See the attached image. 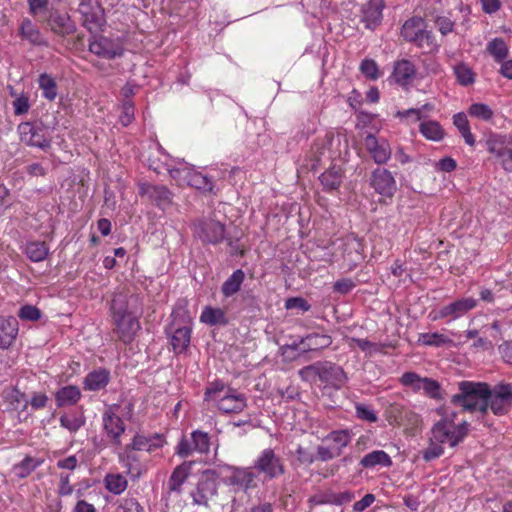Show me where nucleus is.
Masks as SVG:
<instances>
[{"label": "nucleus", "mask_w": 512, "mask_h": 512, "mask_svg": "<svg viewBox=\"0 0 512 512\" xmlns=\"http://www.w3.org/2000/svg\"><path fill=\"white\" fill-rule=\"evenodd\" d=\"M80 397L81 391L74 385L64 386L55 393L56 405L58 407L73 405L78 402Z\"/></svg>", "instance_id": "33"}, {"label": "nucleus", "mask_w": 512, "mask_h": 512, "mask_svg": "<svg viewBox=\"0 0 512 512\" xmlns=\"http://www.w3.org/2000/svg\"><path fill=\"white\" fill-rule=\"evenodd\" d=\"M110 380V373L105 369L94 370L85 377L84 389L89 391H98L107 386Z\"/></svg>", "instance_id": "30"}, {"label": "nucleus", "mask_w": 512, "mask_h": 512, "mask_svg": "<svg viewBox=\"0 0 512 512\" xmlns=\"http://www.w3.org/2000/svg\"><path fill=\"white\" fill-rule=\"evenodd\" d=\"M29 12L34 17H39L48 11L49 0H28Z\"/></svg>", "instance_id": "57"}, {"label": "nucleus", "mask_w": 512, "mask_h": 512, "mask_svg": "<svg viewBox=\"0 0 512 512\" xmlns=\"http://www.w3.org/2000/svg\"><path fill=\"white\" fill-rule=\"evenodd\" d=\"M442 416V419L435 423L432 428L433 439L438 443L455 447L467 436L469 424L467 421H463L456 425L454 423L457 416L455 411L445 412Z\"/></svg>", "instance_id": "4"}, {"label": "nucleus", "mask_w": 512, "mask_h": 512, "mask_svg": "<svg viewBox=\"0 0 512 512\" xmlns=\"http://www.w3.org/2000/svg\"><path fill=\"white\" fill-rule=\"evenodd\" d=\"M191 440L193 442V448L196 452L206 453L209 451L210 438L206 432L193 431L191 433Z\"/></svg>", "instance_id": "50"}, {"label": "nucleus", "mask_w": 512, "mask_h": 512, "mask_svg": "<svg viewBox=\"0 0 512 512\" xmlns=\"http://www.w3.org/2000/svg\"><path fill=\"white\" fill-rule=\"evenodd\" d=\"M321 361L305 366L299 370L298 374L303 381L314 383L320 377Z\"/></svg>", "instance_id": "51"}, {"label": "nucleus", "mask_w": 512, "mask_h": 512, "mask_svg": "<svg viewBox=\"0 0 512 512\" xmlns=\"http://www.w3.org/2000/svg\"><path fill=\"white\" fill-rule=\"evenodd\" d=\"M217 493V483L213 479L201 480L196 490L192 493L194 503L208 506Z\"/></svg>", "instance_id": "27"}, {"label": "nucleus", "mask_w": 512, "mask_h": 512, "mask_svg": "<svg viewBox=\"0 0 512 512\" xmlns=\"http://www.w3.org/2000/svg\"><path fill=\"white\" fill-rule=\"evenodd\" d=\"M60 426L70 433H76L86 423V418L80 413H65L59 418Z\"/></svg>", "instance_id": "36"}, {"label": "nucleus", "mask_w": 512, "mask_h": 512, "mask_svg": "<svg viewBox=\"0 0 512 512\" xmlns=\"http://www.w3.org/2000/svg\"><path fill=\"white\" fill-rule=\"evenodd\" d=\"M46 23L55 34L66 37L76 32V25L66 13L50 10Z\"/></svg>", "instance_id": "17"}, {"label": "nucleus", "mask_w": 512, "mask_h": 512, "mask_svg": "<svg viewBox=\"0 0 512 512\" xmlns=\"http://www.w3.org/2000/svg\"><path fill=\"white\" fill-rule=\"evenodd\" d=\"M102 422L107 436L113 444L119 446L121 444L120 437L125 432V424L114 411V407H109L105 410Z\"/></svg>", "instance_id": "15"}, {"label": "nucleus", "mask_w": 512, "mask_h": 512, "mask_svg": "<svg viewBox=\"0 0 512 512\" xmlns=\"http://www.w3.org/2000/svg\"><path fill=\"white\" fill-rule=\"evenodd\" d=\"M139 193L146 196L149 200L161 208L166 209L172 203L173 194L163 185L142 184L139 187Z\"/></svg>", "instance_id": "21"}, {"label": "nucleus", "mask_w": 512, "mask_h": 512, "mask_svg": "<svg viewBox=\"0 0 512 512\" xmlns=\"http://www.w3.org/2000/svg\"><path fill=\"white\" fill-rule=\"evenodd\" d=\"M18 316L24 320L37 321L41 317V312L35 306L25 305L20 308Z\"/></svg>", "instance_id": "60"}, {"label": "nucleus", "mask_w": 512, "mask_h": 512, "mask_svg": "<svg viewBox=\"0 0 512 512\" xmlns=\"http://www.w3.org/2000/svg\"><path fill=\"white\" fill-rule=\"evenodd\" d=\"M342 170L339 167L333 166L323 172L319 180L323 185L324 189L328 191L336 190L342 183Z\"/></svg>", "instance_id": "35"}, {"label": "nucleus", "mask_w": 512, "mask_h": 512, "mask_svg": "<svg viewBox=\"0 0 512 512\" xmlns=\"http://www.w3.org/2000/svg\"><path fill=\"white\" fill-rule=\"evenodd\" d=\"M334 136L330 133H326L323 137L317 138L312 146V152L315 155L316 160H320L321 157L326 156L330 152Z\"/></svg>", "instance_id": "44"}, {"label": "nucleus", "mask_w": 512, "mask_h": 512, "mask_svg": "<svg viewBox=\"0 0 512 512\" xmlns=\"http://www.w3.org/2000/svg\"><path fill=\"white\" fill-rule=\"evenodd\" d=\"M486 49L497 62H502L508 54V47L501 38L491 40Z\"/></svg>", "instance_id": "46"}, {"label": "nucleus", "mask_w": 512, "mask_h": 512, "mask_svg": "<svg viewBox=\"0 0 512 512\" xmlns=\"http://www.w3.org/2000/svg\"><path fill=\"white\" fill-rule=\"evenodd\" d=\"M295 458L297 462L304 465H310L315 460L314 454L309 449L302 446H298L296 449Z\"/></svg>", "instance_id": "61"}, {"label": "nucleus", "mask_w": 512, "mask_h": 512, "mask_svg": "<svg viewBox=\"0 0 512 512\" xmlns=\"http://www.w3.org/2000/svg\"><path fill=\"white\" fill-rule=\"evenodd\" d=\"M317 453H318L319 458L322 461H328L335 457L340 456L339 449H334L331 445L319 446L317 449Z\"/></svg>", "instance_id": "64"}, {"label": "nucleus", "mask_w": 512, "mask_h": 512, "mask_svg": "<svg viewBox=\"0 0 512 512\" xmlns=\"http://www.w3.org/2000/svg\"><path fill=\"white\" fill-rule=\"evenodd\" d=\"M20 35L30 43L39 46H47L48 43L42 36L40 30L30 19H24L20 26Z\"/></svg>", "instance_id": "32"}, {"label": "nucleus", "mask_w": 512, "mask_h": 512, "mask_svg": "<svg viewBox=\"0 0 512 512\" xmlns=\"http://www.w3.org/2000/svg\"><path fill=\"white\" fill-rule=\"evenodd\" d=\"M453 124L458 129L464 141L469 146L475 145L474 135L471 133L470 125L468 122L467 114L459 112L453 116Z\"/></svg>", "instance_id": "38"}, {"label": "nucleus", "mask_w": 512, "mask_h": 512, "mask_svg": "<svg viewBox=\"0 0 512 512\" xmlns=\"http://www.w3.org/2000/svg\"><path fill=\"white\" fill-rule=\"evenodd\" d=\"M360 464L365 468H373L376 465L389 466L391 464V459L386 452L377 450L366 454L361 459Z\"/></svg>", "instance_id": "41"}, {"label": "nucleus", "mask_w": 512, "mask_h": 512, "mask_svg": "<svg viewBox=\"0 0 512 512\" xmlns=\"http://www.w3.org/2000/svg\"><path fill=\"white\" fill-rule=\"evenodd\" d=\"M489 396L490 386L487 383L463 380L458 383V391L452 395L451 403L466 412L486 415Z\"/></svg>", "instance_id": "1"}, {"label": "nucleus", "mask_w": 512, "mask_h": 512, "mask_svg": "<svg viewBox=\"0 0 512 512\" xmlns=\"http://www.w3.org/2000/svg\"><path fill=\"white\" fill-rule=\"evenodd\" d=\"M342 255L350 263H359L363 259L361 241L354 236L346 237L342 242Z\"/></svg>", "instance_id": "29"}, {"label": "nucleus", "mask_w": 512, "mask_h": 512, "mask_svg": "<svg viewBox=\"0 0 512 512\" xmlns=\"http://www.w3.org/2000/svg\"><path fill=\"white\" fill-rule=\"evenodd\" d=\"M364 146L377 164H385L391 157L390 144L385 139H378L368 134L364 139Z\"/></svg>", "instance_id": "16"}, {"label": "nucleus", "mask_w": 512, "mask_h": 512, "mask_svg": "<svg viewBox=\"0 0 512 512\" xmlns=\"http://www.w3.org/2000/svg\"><path fill=\"white\" fill-rule=\"evenodd\" d=\"M18 334V321L14 317H0V348H9Z\"/></svg>", "instance_id": "25"}, {"label": "nucleus", "mask_w": 512, "mask_h": 512, "mask_svg": "<svg viewBox=\"0 0 512 512\" xmlns=\"http://www.w3.org/2000/svg\"><path fill=\"white\" fill-rule=\"evenodd\" d=\"M401 35L406 41L430 52L438 48L435 37L427 30L426 22L421 17L407 20L402 26Z\"/></svg>", "instance_id": "5"}, {"label": "nucleus", "mask_w": 512, "mask_h": 512, "mask_svg": "<svg viewBox=\"0 0 512 512\" xmlns=\"http://www.w3.org/2000/svg\"><path fill=\"white\" fill-rule=\"evenodd\" d=\"M476 304L477 301L471 297L456 300L448 305L443 306L438 312V317H451L452 319H457L465 315L468 311L472 310Z\"/></svg>", "instance_id": "23"}, {"label": "nucleus", "mask_w": 512, "mask_h": 512, "mask_svg": "<svg viewBox=\"0 0 512 512\" xmlns=\"http://www.w3.org/2000/svg\"><path fill=\"white\" fill-rule=\"evenodd\" d=\"M351 440L349 433L345 430L332 431L327 437L326 441L330 442V445L334 449H339L340 455L342 454V450L346 447Z\"/></svg>", "instance_id": "47"}, {"label": "nucleus", "mask_w": 512, "mask_h": 512, "mask_svg": "<svg viewBox=\"0 0 512 512\" xmlns=\"http://www.w3.org/2000/svg\"><path fill=\"white\" fill-rule=\"evenodd\" d=\"M39 86L43 91V96L53 101L57 97V85L55 80L47 74H41L39 77Z\"/></svg>", "instance_id": "48"}, {"label": "nucleus", "mask_w": 512, "mask_h": 512, "mask_svg": "<svg viewBox=\"0 0 512 512\" xmlns=\"http://www.w3.org/2000/svg\"><path fill=\"white\" fill-rule=\"evenodd\" d=\"M355 409L357 417L361 420L373 423L378 419L376 413L367 405L356 404Z\"/></svg>", "instance_id": "59"}, {"label": "nucleus", "mask_w": 512, "mask_h": 512, "mask_svg": "<svg viewBox=\"0 0 512 512\" xmlns=\"http://www.w3.org/2000/svg\"><path fill=\"white\" fill-rule=\"evenodd\" d=\"M253 469V467H230V474L225 478L224 482L227 485L236 486L244 492L254 489L257 487V475Z\"/></svg>", "instance_id": "12"}, {"label": "nucleus", "mask_w": 512, "mask_h": 512, "mask_svg": "<svg viewBox=\"0 0 512 512\" xmlns=\"http://www.w3.org/2000/svg\"><path fill=\"white\" fill-rule=\"evenodd\" d=\"M467 114L484 122H490L494 117L493 109L489 105L480 102L472 103L467 110Z\"/></svg>", "instance_id": "43"}, {"label": "nucleus", "mask_w": 512, "mask_h": 512, "mask_svg": "<svg viewBox=\"0 0 512 512\" xmlns=\"http://www.w3.org/2000/svg\"><path fill=\"white\" fill-rule=\"evenodd\" d=\"M156 447L158 445L153 442V438L138 433L133 437L132 442L125 446L123 452L119 454V459L125 466H129L130 461L135 460L134 451H152Z\"/></svg>", "instance_id": "19"}, {"label": "nucleus", "mask_w": 512, "mask_h": 512, "mask_svg": "<svg viewBox=\"0 0 512 512\" xmlns=\"http://www.w3.org/2000/svg\"><path fill=\"white\" fill-rule=\"evenodd\" d=\"M419 342L426 346L435 347L446 346L453 343L449 337L440 333H422L419 336Z\"/></svg>", "instance_id": "45"}, {"label": "nucleus", "mask_w": 512, "mask_h": 512, "mask_svg": "<svg viewBox=\"0 0 512 512\" xmlns=\"http://www.w3.org/2000/svg\"><path fill=\"white\" fill-rule=\"evenodd\" d=\"M204 399L212 402L223 413H240L247 406L244 394L220 381L210 383Z\"/></svg>", "instance_id": "3"}, {"label": "nucleus", "mask_w": 512, "mask_h": 512, "mask_svg": "<svg viewBox=\"0 0 512 512\" xmlns=\"http://www.w3.org/2000/svg\"><path fill=\"white\" fill-rule=\"evenodd\" d=\"M454 72L461 85L467 86L474 82V73L468 66L459 64L454 68Z\"/></svg>", "instance_id": "52"}, {"label": "nucleus", "mask_w": 512, "mask_h": 512, "mask_svg": "<svg viewBox=\"0 0 512 512\" xmlns=\"http://www.w3.org/2000/svg\"><path fill=\"white\" fill-rule=\"evenodd\" d=\"M512 407V386L509 384H500L490 389L488 409L493 414L502 416L508 413Z\"/></svg>", "instance_id": "10"}, {"label": "nucleus", "mask_w": 512, "mask_h": 512, "mask_svg": "<svg viewBox=\"0 0 512 512\" xmlns=\"http://www.w3.org/2000/svg\"><path fill=\"white\" fill-rule=\"evenodd\" d=\"M132 299L133 296L128 298L119 293L114 296L111 303L114 332L124 343H130L140 329L137 317L128 310L129 301Z\"/></svg>", "instance_id": "2"}, {"label": "nucleus", "mask_w": 512, "mask_h": 512, "mask_svg": "<svg viewBox=\"0 0 512 512\" xmlns=\"http://www.w3.org/2000/svg\"><path fill=\"white\" fill-rule=\"evenodd\" d=\"M171 338L170 342L173 347L175 353L184 352L189 344L191 339V327L187 324L176 327L173 323L170 327Z\"/></svg>", "instance_id": "26"}, {"label": "nucleus", "mask_w": 512, "mask_h": 512, "mask_svg": "<svg viewBox=\"0 0 512 512\" xmlns=\"http://www.w3.org/2000/svg\"><path fill=\"white\" fill-rule=\"evenodd\" d=\"M285 308L288 310L300 309L302 311H308L310 309V305L302 297H292L286 300Z\"/></svg>", "instance_id": "63"}, {"label": "nucleus", "mask_w": 512, "mask_h": 512, "mask_svg": "<svg viewBox=\"0 0 512 512\" xmlns=\"http://www.w3.org/2000/svg\"><path fill=\"white\" fill-rule=\"evenodd\" d=\"M105 483L106 488L114 494H120L127 488V480L120 474L107 475Z\"/></svg>", "instance_id": "49"}, {"label": "nucleus", "mask_w": 512, "mask_h": 512, "mask_svg": "<svg viewBox=\"0 0 512 512\" xmlns=\"http://www.w3.org/2000/svg\"><path fill=\"white\" fill-rule=\"evenodd\" d=\"M420 133L430 141H441L445 136L442 126L434 120L422 121L419 125Z\"/></svg>", "instance_id": "34"}, {"label": "nucleus", "mask_w": 512, "mask_h": 512, "mask_svg": "<svg viewBox=\"0 0 512 512\" xmlns=\"http://www.w3.org/2000/svg\"><path fill=\"white\" fill-rule=\"evenodd\" d=\"M442 445L443 443H438L432 437L428 448L423 452V458L426 461H431L440 457L444 452Z\"/></svg>", "instance_id": "55"}, {"label": "nucleus", "mask_w": 512, "mask_h": 512, "mask_svg": "<svg viewBox=\"0 0 512 512\" xmlns=\"http://www.w3.org/2000/svg\"><path fill=\"white\" fill-rule=\"evenodd\" d=\"M20 140L29 145L46 150L51 146V140L46 137L45 130L41 127H36L29 122L21 123L18 126Z\"/></svg>", "instance_id": "13"}, {"label": "nucleus", "mask_w": 512, "mask_h": 512, "mask_svg": "<svg viewBox=\"0 0 512 512\" xmlns=\"http://www.w3.org/2000/svg\"><path fill=\"white\" fill-rule=\"evenodd\" d=\"M487 149L494 154L506 171L512 172V136L490 133L486 139Z\"/></svg>", "instance_id": "7"}, {"label": "nucleus", "mask_w": 512, "mask_h": 512, "mask_svg": "<svg viewBox=\"0 0 512 512\" xmlns=\"http://www.w3.org/2000/svg\"><path fill=\"white\" fill-rule=\"evenodd\" d=\"M134 120V104L131 100H126L122 104V114L120 122L123 126H128Z\"/></svg>", "instance_id": "58"}, {"label": "nucleus", "mask_w": 512, "mask_h": 512, "mask_svg": "<svg viewBox=\"0 0 512 512\" xmlns=\"http://www.w3.org/2000/svg\"><path fill=\"white\" fill-rule=\"evenodd\" d=\"M254 470L265 479L272 480L284 474L283 459L271 448L264 449L254 461Z\"/></svg>", "instance_id": "6"}, {"label": "nucleus", "mask_w": 512, "mask_h": 512, "mask_svg": "<svg viewBox=\"0 0 512 512\" xmlns=\"http://www.w3.org/2000/svg\"><path fill=\"white\" fill-rule=\"evenodd\" d=\"M115 512H143V508L135 498H124L120 500Z\"/></svg>", "instance_id": "54"}, {"label": "nucleus", "mask_w": 512, "mask_h": 512, "mask_svg": "<svg viewBox=\"0 0 512 512\" xmlns=\"http://www.w3.org/2000/svg\"><path fill=\"white\" fill-rule=\"evenodd\" d=\"M89 51L94 55L112 60L123 55L122 45L105 36L93 37L89 42Z\"/></svg>", "instance_id": "11"}, {"label": "nucleus", "mask_w": 512, "mask_h": 512, "mask_svg": "<svg viewBox=\"0 0 512 512\" xmlns=\"http://www.w3.org/2000/svg\"><path fill=\"white\" fill-rule=\"evenodd\" d=\"M193 462H183L172 472L168 480V489L172 492H180L182 484L188 478Z\"/></svg>", "instance_id": "31"}, {"label": "nucleus", "mask_w": 512, "mask_h": 512, "mask_svg": "<svg viewBox=\"0 0 512 512\" xmlns=\"http://www.w3.org/2000/svg\"><path fill=\"white\" fill-rule=\"evenodd\" d=\"M201 322L208 325H225L228 323L225 312L220 308H212L207 306L203 309L201 316Z\"/></svg>", "instance_id": "37"}, {"label": "nucleus", "mask_w": 512, "mask_h": 512, "mask_svg": "<svg viewBox=\"0 0 512 512\" xmlns=\"http://www.w3.org/2000/svg\"><path fill=\"white\" fill-rule=\"evenodd\" d=\"M41 460L33 457H25L20 463L15 464L11 470L13 476L23 479L30 475L40 464Z\"/></svg>", "instance_id": "40"}, {"label": "nucleus", "mask_w": 512, "mask_h": 512, "mask_svg": "<svg viewBox=\"0 0 512 512\" xmlns=\"http://www.w3.org/2000/svg\"><path fill=\"white\" fill-rule=\"evenodd\" d=\"M197 231L204 242L211 244L221 242L225 236L224 225L221 222L212 219L200 221Z\"/></svg>", "instance_id": "22"}, {"label": "nucleus", "mask_w": 512, "mask_h": 512, "mask_svg": "<svg viewBox=\"0 0 512 512\" xmlns=\"http://www.w3.org/2000/svg\"><path fill=\"white\" fill-rule=\"evenodd\" d=\"M370 184L378 194L388 198H392L397 190L392 173L385 168H377L372 172Z\"/></svg>", "instance_id": "14"}, {"label": "nucleus", "mask_w": 512, "mask_h": 512, "mask_svg": "<svg viewBox=\"0 0 512 512\" xmlns=\"http://www.w3.org/2000/svg\"><path fill=\"white\" fill-rule=\"evenodd\" d=\"M354 345H356L362 351L367 352L369 354L381 351V348L378 344L373 343L367 339L351 338L350 342H349V346L353 347Z\"/></svg>", "instance_id": "53"}, {"label": "nucleus", "mask_w": 512, "mask_h": 512, "mask_svg": "<svg viewBox=\"0 0 512 512\" xmlns=\"http://www.w3.org/2000/svg\"><path fill=\"white\" fill-rule=\"evenodd\" d=\"M331 344L332 338L329 335L313 333L301 338L299 342H294L288 347L303 354L309 351L325 349Z\"/></svg>", "instance_id": "18"}, {"label": "nucleus", "mask_w": 512, "mask_h": 512, "mask_svg": "<svg viewBox=\"0 0 512 512\" xmlns=\"http://www.w3.org/2000/svg\"><path fill=\"white\" fill-rule=\"evenodd\" d=\"M15 115H23L29 111L30 104L28 96L22 94L13 101Z\"/></svg>", "instance_id": "62"}, {"label": "nucleus", "mask_w": 512, "mask_h": 512, "mask_svg": "<svg viewBox=\"0 0 512 512\" xmlns=\"http://www.w3.org/2000/svg\"><path fill=\"white\" fill-rule=\"evenodd\" d=\"M360 70L369 79L376 80L379 77L378 66L374 60H363L360 64Z\"/></svg>", "instance_id": "56"}, {"label": "nucleus", "mask_w": 512, "mask_h": 512, "mask_svg": "<svg viewBox=\"0 0 512 512\" xmlns=\"http://www.w3.org/2000/svg\"><path fill=\"white\" fill-rule=\"evenodd\" d=\"M415 75V65L411 61L402 59L395 62L393 77L398 84L402 86L410 84Z\"/></svg>", "instance_id": "28"}, {"label": "nucleus", "mask_w": 512, "mask_h": 512, "mask_svg": "<svg viewBox=\"0 0 512 512\" xmlns=\"http://www.w3.org/2000/svg\"><path fill=\"white\" fill-rule=\"evenodd\" d=\"M319 380L336 389H340L347 381L343 368L330 361H321Z\"/></svg>", "instance_id": "20"}, {"label": "nucleus", "mask_w": 512, "mask_h": 512, "mask_svg": "<svg viewBox=\"0 0 512 512\" xmlns=\"http://www.w3.org/2000/svg\"><path fill=\"white\" fill-rule=\"evenodd\" d=\"M26 256L33 262H40L46 259L49 248L45 242L32 241L28 242L25 246Z\"/></svg>", "instance_id": "39"}, {"label": "nucleus", "mask_w": 512, "mask_h": 512, "mask_svg": "<svg viewBox=\"0 0 512 512\" xmlns=\"http://www.w3.org/2000/svg\"><path fill=\"white\" fill-rule=\"evenodd\" d=\"M244 279L245 274L241 269L234 271L233 274L222 285L221 290L224 296L230 297L237 293Z\"/></svg>", "instance_id": "42"}, {"label": "nucleus", "mask_w": 512, "mask_h": 512, "mask_svg": "<svg viewBox=\"0 0 512 512\" xmlns=\"http://www.w3.org/2000/svg\"><path fill=\"white\" fill-rule=\"evenodd\" d=\"M385 0H369L362 7V21L369 29L375 28L382 20Z\"/></svg>", "instance_id": "24"}, {"label": "nucleus", "mask_w": 512, "mask_h": 512, "mask_svg": "<svg viewBox=\"0 0 512 512\" xmlns=\"http://www.w3.org/2000/svg\"><path fill=\"white\" fill-rule=\"evenodd\" d=\"M402 385L411 388L414 392L422 391L426 396L438 400L442 398L441 385L438 381L421 377L415 372H406L401 376Z\"/></svg>", "instance_id": "8"}, {"label": "nucleus", "mask_w": 512, "mask_h": 512, "mask_svg": "<svg viewBox=\"0 0 512 512\" xmlns=\"http://www.w3.org/2000/svg\"><path fill=\"white\" fill-rule=\"evenodd\" d=\"M170 174L172 178L176 179L181 184H186L203 192L213 191L212 180L208 176L190 167L172 169L170 170Z\"/></svg>", "instance_id": "9"}]
</instances>
